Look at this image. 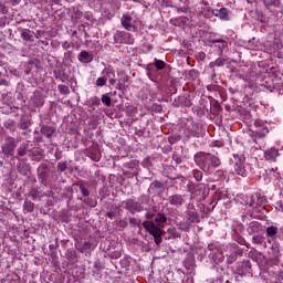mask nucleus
Instances as JSON below:
<instances>
[{
    "mask_svg": "<svg viewBox=\"0 0 283 283\" xmlns=\"http://www.w3.org/2000/svg\"><path fill=\"white\" fill-rule=\"evenodd\" d=\"M142 224L144 229L153 235L155 244L157 247L163 243V229H165V224H167V216H165V213H158L155 218V222L147 220Z\"/></svg>",
    "mask_w": 283,
    "mask_h": 283,
    "instance_id": "1",
    "label": "nucleus"
},
{
    "mask_svg": "<svg viewBox=\"0 0 283 283\" xmlns=\"http://www.w3.org/2000/svg\"><path fill=\"white\" fill-rule=\"evenodd\" d=\"M195 163L205 174H213L222 165L218 156L206 151L195 154Z\"/></svg>",
    "mask_w": 283,
    "mask_h": 283,
    "instance_id": "2",
    "label": "nucleus"
},
{
    "mask_svg": "<svg viewBox=\"0 0 283 283\" xmlns=\"http://www.w3.org/2000/svg\"><path fill=\"white\" fill-rule=\"evenodd\" d=\"M245 158L240 155H233V158L230 159L232 168L238 176L242 178L247 177V168L244 167Z\"/></svg>",
    "mask_w": 283,
    "mask_h": 283,
    "instance_id": "3",
    "label": "nucleus"
},
{
    "mask_svg": "<svg viewBox=\"0 0 283 283\" xmlns=\"http://www.w3.org/2000/svg\"><path fill=\"white\" fill-rule=\"evenodd\" d=\"M115 45H134V36L125 31H116L114 34Z\"/></svg>",
    "mask_w": 283,
    "mask_h": 283,
    "instance_id": "4",
    "label": "nucleus"
},
{
    "mask_svg": "<svg viewBox=\"0 0 283 283\" xmlns=\"http://www.w3.org/2000/svg\"><path fill=\"white\" fill-rule=\"evenodd\" d=\"M122 205L124 206V209H126V211H129V213H132V216L140 213L142 211H149L148 207H143L138 205V201L134 199H126L122 201Z\"/></svg>",
    "mask_w": 283,
    "mask_h": 283,
    "instance_id": "5",
    "label": "nucleus"
},
{
    "mask_svg": "<svg viewBox=\"0 0 283 283\" xmlns=\"http://www.w3.org/2000/svg\"><path fill=\"white\" fill-rule=\"evenodd\" d=\"M255 129L250 130L252 138H264L266 134H269V127H266V124L262 122V119H256L254 122Z\"/></svg>",
    "mask_w": 283,
    "mask_h": 283,
    "instance_id": "6",
    "label": "nucleus"
},
{
    "mask_svg": "<svg viewBox=\"0 0 283 283\" xmlns=\"http://www.w3.org/2000/svg\"><path fill=\"white\" fill-rule=\"evenodd\" d=\"M1 149L2 154L7 156V158H10V156L14 154V149H17V140L14 137H7L1 146Z\"/></svg>",
    "mask_w": 283,
    "mask_h": 283,
    "instance_id": "7",
    "label": "nucleus"
},
{
    "mask_svg": "<svg viewBox=\"0 0 283 283\" xmlns=\"http://www.w3.org/2000/svg\"><path fill=\"white\" fill-rule=\"evenodd\" d=\"M188 136H193L196 138H200L203 135L202 127L200 125L192 123L187 127Z\"/></svg>",
    "mask_w": 283,
    "mask_h": 283,
    "instance_id": "8",
    "label": "nucleus"
},
{
    "mask_svg": "<svg viewBox=\"0 0 283 283\" xmlns=\"http://www.w3.org/2000/svg\"><path fill=\"white\" fill-rule=\"evenodd\" d=\"M120 23L125 30H134V32L137 30L136 25L132 24V15H123Z\"/></svg>",
    "mask_w": 283,
    "mask_h": 283,
    "instance_id": "9",
    "label": "nucleus"
},
{
    "mask_svg": "<svg viewBox=\"0 0 283 283\" xmlns=\"http://www.w3.org/2000/svg\"><path fill=\"white\" fill-rule=\"evenodd\" d=\"M277 156H280V151L274 147L265 150V153H264L265 160H270L271 163H275V158Z\"/></svg>",
    "mask_w": 283,
    "mask_h": 283,
    "instance_id": "10",
    "label": "nucleus"
},
{
    "mask_svg": "<svg viewBox=\"0 0 283 283\" xmlns=\"http://www.w3.org/2000/svg\"><path fill=\"white\" fill-rule=\"evenodd\" d=\"M168 200L172 207H181V205H185V198L182 195H172Z\"/></svg>",
    "mask_w": 283,
    "mask_h": 283,
    "instance_id": "11",
    "label": "nucleus"
},
{
    "mask_svg": "<svg viewBox=\"0 0 283 283\" xmlns=\"http://www.w3.org/2000/svg\"><path fill=\"white\" fill-rule=\"evenodd\" d=\"M31 101L35 107H41L45 103V101L43 99V95H41L40 92H34Z\"/></svg>",
    "mask_w": 283,
    "mask_h": 283,
    "instance_id": "12",
    "label": "nucleus"
},
{
    "mask_svg": "<svg viewBox=\"0 0 283 283\" xmlns=\"http://www.w3.org/2000/svg\"><path fill=\"white\" fill-rule=\"evenodd\" d=\"M216 17H219L222 21H229V9L228 8H221L220 10H217L216 12H212Z\"/></svg>",
    "mask_w": 283,
    "mask_h": 283,
    "instance_id": "13",
    "label": "nucleus"
},
{
    "mask_svg": "<svg viewBox=\"0 0 283 283\" xmlns=\"http://www.w3.org/2000/svg\"><path fill=\"white\" fill-rule=\"evenodd\" d=\"M77 59L82 63H92V61H93L92 55L87 51L80 52V54L77 55Z\"/></svg>",
    "mask_w": 283,
    "mask_h": 283,
    "instance_id": "14",
    "label": "nucleus"
},
{
    "mask_svg": "<svg viewBox=\"0 0 283 283\" xmlns=\"http://www.w3.org/2000/svg\"><path fill=\"white\" fill-rule=\"evenodd\" d=\"M40 132L41 134H43V136H46V138H52V135L54 134L55 129L52 126L42 125Z\"/></svg>",
    "mask_w": 283,
    "mask_h": 283,
    "instance_id": "15",
    "label": "nucleus"
},
{
    "mask_svg": "<svg viewBox=\"0 0 283 283\" xmlns=\"http://www.w3.org/2000/svg\"><path fill=\"white\" fill-rule=\"evenodd\" d=\"M186 216H187V220L190 224L193 222H200V217L198 216V212H196V211L189 210L186 212Z\"/></svg>",
    "mask_w": 283,
    "mask_h": 283,
    "instance_id": "16",
    "label": "nucleus"
},
{
    "mask_svg": "<svg viewBox=\"0 0 283 283\" xmlns=\"http://www.w3.org/2000/svg\"><path fill=\"white\" fill-rule=\"evenodd\" d=\"M187 189H188V192L191 193L192 196H199L200 195V186L199 185H196L193 182H189L187 185Z\"/></svg>",
    "mask_w": 283,
    "mask_h": 283,
    "instance_id": "17",
    "label": "nucleus"
},
{
    "mask_svg": "<svg viewBox=\"0 0 283 283\" xmlns=\"http://www.w3.org/2000/svg\"><path fill=\"white\" fill-rule=\"evenodd\" d=\"M138 205L140 207H149V202H151V198H149V196L147 195H142L139 198H138Z\"/></svg>",
    "mask_w": 283,
    "mask_h": 283,
    "instance_id": "18",
    "label": "nucleus"
},
{
    "mask_svg": "<svg viewBox=\"0 0 283 283\" xmlns=\"http://www.w3.org/2000/svg\"><path fill=\"white\" fill-rule=\"evenodd\" d=\"M227 63V59L218 57L216 61L209 63V67H222Z\"/></svg>",
    "mask_w": 283,
    "mask_h": 283,
    "instance_id": "19",
    "label": "nucleus"
},
{
    "mask_svg": "<svg viewBox=\"0 0 283 283\" xmlns=\"http://www.w3.org/2000/svg\"><path fill=\"white\" fill-rule=\"evenodd\" d=\"M103 74H105L107 76V78H109V85H116V78H114V76H116V74H114V72L109 69H105L103 71Z\"/></svg>",
    "mask_w": 283,
    "mask_h": 283,
    "instance_id": "20",
    "label": "nucleus"
},
{
    "mask_svg": "<svg viewBox=\"0 0 283 283\" xmlns=\"http://www.w3.org/2000/svg\"><path fill=\"white\" fill-rule=\"evenodd\" d=\"M34 211V202L25 200L23 203V213H32Z\"/></svg>",
    "mask_w": 283,
    "mask_h": 283,
    "instance_id": "21",
    "label": "nucleus"
},
{
    "mask_svg": "<svg viewBox=\"0 0 283 283\" xmlns=\"http://www.w3.org/2000/svg\"><path fill=\"white\" fill-rule=\"evenodd\" d=\"M17 154H18V156H20V157L28 156V144L22 143V144L18 147Z\"/></svg>",
    "mask_w": 283,
    "mask_h": 283,
    "instance_id": "22",
    "label": "nucleus"
},
{
    "mask_svg": "<svg viewBox=\"0 0 283 283\" xmlns=\"http://www.w3.org/2000/svg\"><path fill=\"white\" fill-rule=\"evenodd\" d=\"M177 227H179V229L181 231H189V229H191V223L188 221V220H184V221H180Z\"/></svg>",
    "mask_w": 283,
    "mask_h": 283,
    "instance_id": "23",
    "label": "nucleus"
},
{
    "mask_svg": "<svg viewBox=\"0 0 283 283\" xmlns=\"http://www.w3.org/2000/svg\"><path fill=\"white\" fill-rule=\"evenodd\" d=\"M102 103L106 107H112V97H109V95H107V94H103L102 95Z\"/></svg>",
    "mask_w": 283,
    "mask_h": 283,
    "instance_id": "24",
    "label": "nucleus"
},
{
    "mask_svg": "<svg viewBox=\"0 0 283 283\" xmlns=\"http://www.w3.org/2000/svg\"><path fill=\"white\" fill-rule=\"evenodd\" d=\"M21 39H23V41H33L32 40V34H30V30H22L21 31Z\"/></svg>",
    "mask_w": 283,
    "mask_h": 283,
    "instance_id": "25",
    "label": "nucleus"
},
{
    "mask_svg": "<svg viewBox=\"0 0 283 283\" xmlns=\"http://www.w3.org/2000/svg\"><path fill=\"white\" fill-rule=\"evenodd\" d=\"M95 85L97 87H105V85H107V77L105 76L98 77L95 82Z\"/></svg>",
    "mask_w": 283,
    "mask_h": 283,
    "instance_id": "26",
    "label": "nucleus"
},
{
    "mask_svg": "<svg viewBox=\"0 0 283 283\" xmlns=\"http://www.w3.org/2000/svg\"><path fill=\"white\" fill-rule=\"evenodd\" d=\"M172 160L175 163V167H178V165H180V163H182V157H180V154H178L177 151H174Z\"/></svg>",
    "mask_w": 283,
    "mask_h": 283,
    "instance_id": "27",
    "label": "nucleus"
},
{
    "mask_svg": "<svg viewBox=\"0 0 283 283\" xmlns=\"http://www.w3.org/2000/svg\"><path fill=\"white\" fill-rule=\"evenodd\" d=\"M39 178L42 184L48 180V170H45V168H43L42 170L39 169Z\"/></svg>",
    "mask_w": 283,
    "mask_h": 283,
    "instance_id": "28",
    "label": "nucleus"
},
{
    "mask_svg": "<svg viewBox=\"0 0 283 283\" xmlns=\"http://www.w3.org/2000/svg\"><path fill=\"white\" fill-rule=\"evenodd\" d=\"M155 67L157 70H165L167 67V63H165V61L155 59Z\"/></svg>",
    "mask_w": 283,
    "mask_h": 283,
    "instance_id": "29",
    "label": "nucleus"
},
{
    "mask_svg": "<svg viewBox=\"0 0 283 283\" xmlns=\"http://www.w3.org/2000/svg\"><path fill=\"white\" fill-rule=\"evenodd\" d=\"M266 234L269 237L277 235V227H275V226L268 227Z\"/></svg>",
    "mask_w": 283,
    "mask_h": 283,
    "instance_id": "30",
    "label": "nucleus"
},
{
    "mask_svg": "<svg viewBox=\"0 0 283 283\" xmlns=\"http://www.w3.org/2000/svg\"><path fill=\"white\" fill-rule=\"evenodd\" d=\"M28 196L29 198H32V200H36V198H39V190L36 188H31Z\"/></svg>",
    "mask_w": 283,
    "mask_h": 283,
    "instance_id": "31",
    "label": "nucleus"
},
{
    "mask_svg": "<svg viewBox=\"0 0 283 283\" xmlns=\"http://www.w3.org/2000/svg\"><path fill=\"white\" fill-rule=\"evenodd\" d=\"M32 123L29 119H21L20 129H29Z\"/></svg>",
    "mask_w": 283,
    "mask_h": 283,
    "instance_id": "32",
    "label": "nucleus"
},
{
    "mask_svg": "<svg viewBox=\"0 0 283 283\" xmlns=\"http://www.w3.org/2000/svg\"><path fill=\"white\" fill-rule=\"evenodd\" d=\"M192 175L197 182H200L202 180V172L199 169H193Z\"/></svg>",
    "mask_w": 283,
    "mask_h": 283,
    "instance_id": "33",
    "label": "nucleus"
},
{
    "mask_svg": "<svg viewBox=\"0 0 283 283\" xmlns=\"http://www.w3.org/2000/svg\"><path fill=\"white\" fill-rule=\"evenodd\" d=\"M80 191H81L82 196H84L85 198H87V196H90V190H87V188H85V186H83V184H80Z\"/></svg>",
    "mask_w": 283,
    "mask_h": 283,
    "instance_id": "34",
    "label": "nucleus"
},
{
    "mask_svg": "<svg viewBox=\"0 0 283 283\" xmlns=\"http://www.w3.org/2000/svg\"><path fill=\"white\" fill-rule=\"evenodd\" d=\"M57 90L61 94H70V88L65 85H59Z\"/></svg>",
    "mask_w": 283,
    "mask_h": 283,
    "instance_id": "35",
    "label": "nucleus"
},
{
    "mask_svg": "<svg viewBox=\"0 0 283 283\" xmlns=\"http://www.w3.org/2000/svg\"><path fill=\"white\" fill-rule=\"evenodd\" d=\"M57 170L63 172V171H66L67 170V163H59L57 164Z\"/></svg>",
    "mask_w": 283,
    "mask_h": 283,
    "instance_id": "36",
    "label": "nucleus"
},
{
    "mask_svg": "<svg viewBox=\"0 0 283 283\" xmlns=\"http://www.w3.org/2000/svg\"><path fill=\"white\" fill-rule=\"evenodd\" d=\"M175 103H177V105H186V106H189L188 103H185V96H179L177 99H175Z\"/></svg>",
    "mask_w": 283,
    "mask_h": 283,
    "instance_id": "37",
    "label": "nucleus"
},
{
    "mask_svg": "<svg viewBox=\"0 0 283 283\" xmlns=\"http://www.w3.org/2000/svg\"><path fill=\"white\" fill-rule=\"evenodd\" d=\"M227 45H228L227 41H223L220 44L216 45V48H219L220 52L222 53L224 51V48H227Z\"/></svg>",
    "mask_w": 283,
    "mask_h": 283,
    "instance_id": "38",
    "label": "nucleus"
},
{
    "mask_svg": "<svg viewBox=\"0 0 283 283\" xmlns=\"http://www.w3.org/2000/svg\"><path fill=\"white\" fill-rule=\"evenodd\" d=\"M151 187H155V189H163V182L160 181H153Z\"/></svg>",
    "mask_w": 283,
    "mask_h": 283,
    "instance_id": "39",
    "label": "nucleus"
},
{
    "mask_svg": "<svg viewBox=\"0 0 283 283\" xmlns=\"http://www.w3.org/2000/svg\"><path fill=\"white\" fill-rule=\"evenodd\" d=\"M117 227H119L120 229L127 228V221H125V220H119L118 223H117Z\"/></svg>",
    "mask_w": 283,
    "mask_h": 283,
    "instance_id": "40",
    "label": "nucleus"
},
{
    "mask_svg": "<svg viewBox=\"0 0 283 283\" xmlns=\"http://www.w3.org/2000/svg\"><path fill=\"white\" fill-rule=\"evenodd\" d=\"M254 244H262V237L256 235L252 238Z\"/></svg>",
    "mask_w": 283,
    "mask_h": 283,
    "instance_id": "41",
    "label": "nucleus"
},
{
    "mask_svg": "<svg viewBox=\"0 0 283 283\" xmlns=\"http://www.w3.org/2000/svg\"><path fill=\"white\" fill-rule=\"evenodd\" d=\"M90 249H92V243H90V241H86L83 243V250L84 251H90Z\"/></svg>",
    "mask_w": 283,
    "mask_h": 283,
    "instance_id": "42",
    "label": "nucleus"
},
{
    "mask_svg": "<svg viewBox=\"0 0 283 283\" xmlns=\"http://www.w3.org/2000/svg\"><path fill=\"white\" fill-rule=\"evenodd\" d=\"M106 217L109 218V220H114V218L116 217V212L109 211L106 213Z\"/></svg>",
    "mask_w": 283,
    "mask_h": 283,
    "instance_id": "43",
    "label": "nucleus"
},
{
    "mask_svg": "<svg viewBox=\"0 0 283 283\" xmlns=\"http://www.w3.org/2000/svg\"><path fill=\"white\" fill-rule=\"evenodd\" d=\"M168 142L170 143V145H176V143H178V138L176 137H169Z\"/></svg>",
    "mask_w": 283,
    "mask_h": 283,
    "instance_id": "44",
    "label": "nucleus"
},
{
    "mask_svg": "<svg viewBox=\"0 0 283 283\" xmlns=\"http://www.w3.org/2000/svg\"><path fill=\"white\" fill-rule=\"evenodd\" d=\"M154 216H155L154 212H146L145 218H146L147 220H151V218H154Z\"/></svg>",
    "mask_w": 283,
    "mask_h": 283,
    "instance_id": "45",
    "label": "nucleus"
},
{
    "mask_svg": "<svg viewBox=\"0 0 283 283\" xmlns=\"http://www.w3.org/2000/svg\"><path fill=\"white\" fill-rule=\"evenodd\" d=\"M63 50H70V42L65 41L62 43Z\"/></svg>",
    "mask_w": 283,
    "mask_h": 283,
    "instance_id": "46",
    "label": "nucleus"
},
{
    "mask_svg": "<svg viewBox=\"0 0 283 283\" xmlns=\"http://www.w3.org/2000/svg\"><path fill=\"white\" fill-rule=\"evenodd\" d=\"M12 125H14V122H13L12 119H9V120H7V122L4 123V126H6V127H10V126H12Z\"/></svg>",
    "mask_w": 283,
    "mask_h": 283,
    "instance_id": "47",
    "label": "nucleus"
},
{
    "mask_svg": "<svg viewBox=\"0 0 283 283\" xmlns=\"http://www.w3.org/2000/svg\"><path fill=\"white\" fill-rule=\"evenodd\" d=\"M0 28H6V18H0Z\"/></svg>",
    "mask_w": 283,
    "mask_h": 283,
    "instance_id": "48",
    "label": "nucleus"
},
{
    "mask_svg": "<svg viewBox=\"0 0 283 283\" xmlns=\"http://www.w3.org/2000/svg\"><path fill=\"white\" fill-rule=\"evenodd\" d=\"M130 224H138V220L134 217L129 219Z\"/></svg>",
    "mask_w": 283,
    "mask_h": 283,
    "instance_id": "49",
    "label": "nucleus"
},
{
    "mask_svg": "<svg viewBox=\"0 0 283 283\" xmlns=\"http://www.w3.org/2000/svg\"><path fill=\"white\" fill-rule=\"evenodd\" d=\"M255 198L258 199L256 205H262V198H260V195H255Z\"/></svg>",
    "mask_w": 283,
    "mask_h": 283,
    "instance_id": "50",
    "label": "nucleus"
},
{
    "mask_svg": "<svg viewBox=\"0 0 283 283\" xmlns=\"http://www.w3.org/2000/svg\"><path fill=\"white\" fill-rule=\"evenodd\" d=\"M222 42H224V40L214 39V40L212 41V43H218V44H220V43H222Z\"/></svg>",
    "mask_w": 283,
    "mask_h": 283,
    "instance_id": "51",
    "label": "nucleus"
},
{
    "mask_svg": "<svg viewBox=\"0 0 283 283\" xmlns=\"http://www.w3.org/2000/svg\"><path fill=\"white\" fill-rule=\"evenodd\" d=\"M93 105H101V101L97 97H95V101L93 102Z\"/></svg>",
    "mask_w": 283,
    "mask_h": 283,
    "instance_id": "52",
    "label": "nucleus"
},
{
    "mask_svg": "<svg viewBox=\"0 0 283 283\" xmlns=\"http://www.w3.org/2000/svg\"><path fill=\"white\" fill-rule=\"evenodd\" d=\"M90 207H96V201L92 200L88 202Z\"/></svg>",
    "mask_w": 283,
    "mask_h": 283,
    "instance_id": "53",
    "label": "nucleus"
},
{
    "mask_svg": "<svg viewBox=\"0 0 283 283\" xmlns=\"http://www.w3.org/2000/svg\"><path fill=\"white\" fill-rule=\"evenodd\" d=\"M279 211H283V205L282 203H276Z\"/></svg>",
    "mask_w": 283,
    "mask_h": 283,
    "instance_id": "54",
    "label": "nucleus"
},
{
    "mask_svg": "<svg viewBox=\"0 0 283 283\" xmlns=\"http://www.w3.org/2000/svg\"><path fill=\"white\" fill-rule=\"evenodd\" d=\"M273 6H277L280 3V0H272Z\"/></svg>",
    "mask_w": 283,
    "mask_h": 283,
    "instance_id": "55",
    "label": "nucleus"
},
{
    "mask_svg": "<svg viewBox=\"0 0 283 283\" xmlns=\"http://www.w3.org/2000/svg\"><path fill=\"white\" fill-rule=\"evenodd\" d=\"M70 258H74L76 255V252L71 251Z\"/></svg>",
    "mask_w": 283,
    "mask_h": 283,
    "instance_id": "56",
    "label": "nucleus"
},
{
    "mask_svg": "<svg viewBox=\"0 0 283 283\" xmlns=\"http://www.w3.org/2000/svg\"><path fill=\"white\" fill-rule=\"evenodd\" d=\"M56 6L61 3V0H52Z\"/></svg>",
    "mask_w": 283,
    "mask_h": 283,
    "instance_id": "57",
    "label": "nucleus"
},
{
    "mask_svg": "<svg viewBox=\"0 0 283 283\" xmlns=\"http://www.w3.org/2000/svg\"><path fill=\"white\" fill-rule=\"evenodd\" d=\"M116 90H122V84H117Z\"/></svg>",
    "mask_w": 283,
    "mask_h": 283,
    "instance_id": "58",
    "label": "nucleus"
},
{
    "mask_svg": "<svg viewBox=\"0 0 283 283\" xmlns=\"http://www.w3.org/2000/svg\"><path fill=\"white\" fill-rule=\"evenodd\" d=\"M205 56H206L205 53H200L201 59H205Z\"/></svg>",
    "mask_w": 283,
    "mask_h": 283,
    "instance_id": "59",
    "label": "nucleus"
},
{
    "mask_svg": "<svg viewBox=\"0 0 283 283\" xmlns=\"http://www.w3.org/2000/svg\"><path fill=\"white\" fill-rule=\"evenodd\" d=\"M217 174H219V176H222V171L218 170Z\"/></svg>",
    "mask_w": 283,
    "mask_h": 283,
    "instance_id": "60",
    "label": "nucleus"
},
{
    "mask_svg": "<svg viewBox=\"0 0 283 283\" xmlns=\"http://www.w3.org/2000/svg\"><path fill=\"white\" fill-rule=\"evenodd\" d=\"M0 167H3V161H0Z\"/></svg>",
    "mask_w": 283,
    "mask_h": 283,
    "instance_id": "61",
    "label": "nucleus"
},
{
    "mask_svg": "<svg viewBox=\"0 0 283 283\" xmlns=\"http://www.w3.org/2000/svg\"><path fill=\"white\" fill-rule=\"evenodd\" d=\"M66 1H69V2H74L75 0H66Z\"/></svg>",
    "mask_w": 283,
    "mask_h": 283,
    "instance_id": "62",
    "label": "nucleus"
}]
</instances>
